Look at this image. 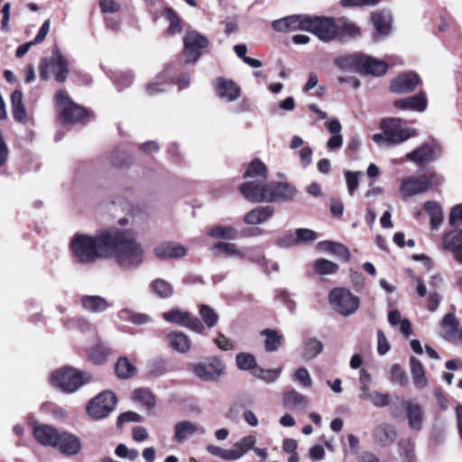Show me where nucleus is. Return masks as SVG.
<instances>
[{
  "instance_id": "f257e3e1",
  "label": "nucleus",
  "mask_w": 462,
  "mask_h": 462,
  "mask_svg": "<svg viewBox=\"0 0 462 462\" xmlns=\"http://www.w3.org/2000/svg\"><path fill=\"white\" fill-rule=\"evenodd\" d=\"M69 249L73 260L79 264H91L114 256L125 271L138 268L144 259L137 233L129 228L102 229L95 236L77 233L70 238Z\"/></svg>"
},
{
  "instance_id": "f03ea898",
  "label": "nucleus",
  "mask_w": 462,
  "mask_h": 462,
  "mask_svg": "<svg viewBox=\"0 0 462 462\" xmlns=\"http://www.w3.org/2000/svg\"><path fill=\"white\" fill-rule=\"evenodd\" d=\"M239 189L243 196L251 202L291 200L297 192L292 185L281 181L245 182L240 185Z\"/></svg>"
},
{
  "instance_id": "7ed1b4c3",
  "label": "nucleus",
  "mask_w": 462,
  "mask_h": 462,
  "mask_svg": "<svg viewBox=\"0 0 462 462\" xmlns=\"http://www.w3.org/2000/svg\"><path fill=\"white\" fill-rule=\"evenodd\" d=\"M380 127L382 133L374 134L372 137L373 141L379 145L401 144L415 135V130L404 127L400 118H384L381 121Z\"/></svg>"
},
{
  "instance_id": "20e7f679",
  "label": "nucleus",
  "mask_w": 462,
  "mask_h": 462,
  "mask_svg": "<svg viewBox=\"0 0 462 462\" xmlns=\"http://www.w3.org/2000/svg\"><path fill=\"white\" fill-rule=\"evenodd\" d=\"M90 376L84 372L70 366H63L52 372L51 383L66 393L78 391L82 385L88 383Z\"/></svg>"
},
{
  "instance_id": "39448f33",
  "label": "nucleus",
  "mask_w": 462,
  "mask_h": 462,
  "mask_svg": "<svg viewBox=\"0 0 462 462\" xmlns=\"http://www.w3.org/2000/svg\"><path fill=\"white\" fill-rule=\"evenodd\" d=\"M69 61L58 47H54L51 56L44 58L41 62L40 75L43 79L53 77L59 83L67 80L69 72Z\"/></svg>"
},
{
  "instance_id": "423d86ee",
  "label": "nucleus",
  "mask_w": 462,
  "mask_h": 462,
  "mask_svg": "<svg viewBox=\"0 0 462 462\" xmlns=\"http://www.w3.org/2000/svg\"><path fill=\"white\" fill-rule=\"evenodd\" d=\"M54 100L58 113L66 123L79 122L87 116L86 109L73 102L68 92L63 89L56 92Z\"/></svg>"
},
{
  "instance_id": "0eeeda50",
  "label": "nucleus",
  "mask_w": 462,
  "mask_h": 462,
  "mask_svg": "<svg viewBox=\"0 0 462 462\" xmlns=\"http://www.w3.org/2000/svg\"><path fill=\"white\" fill-rule=\"evenodd\" d=\"M329 302L337 313L349 316L357 310L360 300L348 290L336 288L329 293Z\"/></svg>"
},
{
  "instance_id": "6e6552de",
  "label": "nucleus",
  "mask_w": 462,
  "mask_h": 462,
  "mask_svg": "<svg viewBox=\"0 0 462 462\" xmlns=\"http://www.w3.org/2000/svg\"><path fill=\"white\" fill-rule=\"evenodd\" d=\"M116 402V396L112 391H104L88 403L87 411L91 418L100 420L114 411Z\"/></svg>"
},
{
  "instance_id": "1a4fd4ad",
  "label": "nucleus",
  "mask_w": 462,
  "mask_h": 462,
  "mask_svg": "<svg viewBox=\"0 0 462 462\" xmlns=\"http://www.w3.org/2000/svg\"><path fill=\"white\" fill-rule=\"evenodd\" d=\"M308 29L306 32L314 33L319 40L329 42L333 40L339 29V25L331 17L326 16H310L309 15Z\"/></svg>"
},
{
  "instance_id": "9d476101",
  "label": "nucleus",
  "mask_w": 462,
  "mask_h": 462,
  "mask_svg": "<svg viewBox=\"0 0 462 462\" xmlns=\"http://www.w3.org/2000/svg\"><path fill=\"white\" fill-rule=\"evenodd\" d=\"M183 56L186 63H195L201 56L202 50L208 45V40L197 31H188L183 38Z\"/></svg>"
},
{
  "instance_id": "9b49d317",
  "label": "nucleus",
  "mask_w": 462,
  "mask_h": 462,
  "mask_svg": "<svg viewBox=\"0 0 462 462\" xmlns=\"http://www.w3.org/2000/svg\"><path fill=\"white\" fill-rule=\"evenodd\" d=\"M189 366L198 378L206 382L218 380L225 370V365L217 357H214L209 363L199 362L191 364Z\"/></svg>"
},
{
  "instance_id": "f8f14e48",
  "label": "nucleus",
  "mask_w": 462,
  "mask_h": 462,
  "mask_svg": "<svg viewBox=\"0 0 462 462\" xmlns=\"http://www.w3.org/2000/svg\"><path fill=\"white\" fill-rule=\"evenodd\" d=\"M431 179L427 175L409 176L401 181L399 191L402 198H410L429 190Z\"/></svg>"
},
{
  "instance_id": "ddd939ff",
  "label": "nucleus",
  "mask_w": 462,
  "mask_h": 462,
  "mask_svg": "<svg viewBox=\"0 0 462 462\" xmlns=\"http://www.w3.org/2000/svg\"><path fill=\"white\" fill-rule=\"evenodd\" d=\"M162 317L167 322L179 324L197 333H202L205 328L203 323L197 317H192L189 312L179 309L164 312Z\"/></svg>"
},
{
  "instance_id": "4468645a",
  "label": "nucleus",
  "mask_w": 462,
  "mask_h": 462,
  "mask_svg": "<svg viewBox=\"0 0 462 462\" xmlns=\"http://www.w3.org/2000/svg\"><path fill=\"white\" fill-rule=\"evenodd\" d=\"M309 14H291L272 22V28L278 32L306 31Z\"/></svg>"
},
{
  "instance_id": "2eb2a0df",
  "label": "nucleus",
  "mask_w": 462,
  "mask_h": 462,
  "mask_svg": "<svg viewBox=\"0 0 462 462\" xmlns=\"http://www.w3.org/2000/svg\"><path fill=\"white\" fill-rule=\"evenodd\" d=\"M441 152L440 147L435 143H423L419 148L409 152L405 156V160L413 162L417 165L431 162L437 159Z\"/></svg>"
},
{
  "instance_id": "dca6fc26",
  "label": "nucleus",
  "mask_w": 462,
  "mask_h": 462,
  "mask_svg": "<svg viewBox=\"0 0 462 462\" xmlns=\"http://www.w3.org/2000/svg\"><path fill=\"white\" fill-rule=\"evenodd\" d=\"M439 335L448 341L462 343V328H459L454 314L448 313L444 316L440 324Z\"/></svg>"
},
{
  "instance_id": "f3484780",
  "label": "nucleus",
  "mask_w": 462,
  "mask_h": 462,
  "mask_svg": "<svg viewBox=\"0 0 462 462\" xmlns=\"http://www.w3.org/2000/svg\"><path fill=\"white\" fill-rule=\"evenodd\" d=\"M152 252L158 259L167 260L185 256L187 254V248L179 243L167 241L155 245Z\"/></svg>"
},
{
  "instance_id": "a211bd4d",
  "label": "nucleus",
  "mask_w": 462,
  "mask_h": 462,
  "mask_svg": "<svg viewBox=\"0 0 462 462\" xmlns=\"http://www.w3.org/2000/svg\"><path fill=\"white\" fill-rule=\"evenodd\" d=\"M215 86L218 97L226 102L236 101L241 96L240 87L232 79L217 78Z\"/></svg>"
},
{
  "instance_id": "6ab92c4d",
  "label": "nucleus",
  "mask_w": 462,
  "mask_h": 462,
  "mask_svg": "<svg viewBox=\"0 0 462 462\" xmlns=\"http://www.w3.org/2000/svg\"><path fill=\"white\" fill-rule=\"evenodd\" d=\"M443 249L452 254L454 259L462 263V228L453 229L444 235Z\"/></svg>"
},
{
  "instance_id": "aec40b11",
  "label": "nucleus",
  "mask_w": 462,
  "mask_h": 462,
  "mask_svg": "<svg viewBox=\"0 0 462 462\" xmlns=\"http://www.w3.org/2000/svg\"><path fill=\"white\" fill-rule=\"evenodd\" d=\"M374 441L382 447L392 445L397 439V431L392 424L382 422L376 425L373 431Z\"/></svg>"
},
{
  "instance_id": "412c9836",
  "label": "nucleus",
  "mask_w": 462,
  "mask_h": 462,
  "mask_svg": "<svg viewBox=\"0 0 462 462\" xmlns=\"http://www.w3.org/2000/svg\"><path fill=\"white\" fill-rule=\"evenodd\" d=\"M60 432L53 427L47 424H34L33 436L42 446L55 447L60 437Z\"/></svg>"
},
{
  "instance_id": "4be33fe9",
  "label": "nucleus",
  "mask_w": 462,
  "mask_h": 462,
  "mask_svg": "<svg viewBox=\"0 0 462 462\" xmlns=\"http://www.w3.org/2000/svg\"><path fill=\"white\" fill-rule=\"evenodd\" d=\"M197 432L203 434L205 430L190 420L179 421L174 426L173 440L178 443H184Z\"/></svg>"
},
{
  "instance_id": "5701e85b",
  "label": "nucleus",
  "mask_w": 462,
  "mask_h": 462,
  "mask_svg": "<svg viewBox=\"0 0 462 462\" xmlns=\"http://www.w3.org/2000/svg\"><path fill=\"white\" fill-rule=\"evenodd\" d=\"M419 76L413 72L401 74L392 80L391 90L395 93L412 91L419 84Z\"/></svg>"
},
{
  "instance_id": "b1692460",
  "label": "nucleus",
  "mask_w": 462,
  "mask_h": 462,
  "mask_svg": "<svg viewBox=\"0 0 462 462\" xmlns=\"http://www.w3.org/2000/svg\"><path fill=\"white\" fill-rule=\"evenodd\" d=\"M57 442L54 448L68 456L78 454L81 448L80 439L71 433L61 432Z\"/></svg>"
},
{
  "instance_id": "393cba45",
  "label": "nucleus",
  "mask_w": 462,
  "mask_h": 462,
  "mask_svg": "<svg viewBox=\"0 0 462 462\" xmlns=\"http://www.w3.org/2000/svg\"><path fill=\"white\" fill-rule=\"evenodd\" d=\"M402 404L406 411L409 427L416 431L420 430L423 423V411L421 406L411 401H403Z\"/></svg>"
},
{
  "instance_id": "a878e982",
  "label": "nucleus",
  "mask_w": 462,
  "mask_h": 462,
  "mask_svg": "<svg viewBox=\"0 0 462 462\" xmlns=\"http://www.w3.org/2000/svg\"><path fill=\"white\" fill-rule=\"evenodd\" d=\"M371 20L376 30V33L374 35L375 41L378 40V36H386L390 33L392 14L389 11H379L372 14Z\"/></svg>"
},
{
  "instance_id": "bb28decb",
  "label": "nucleus",
  "mask_w": 462,
  "mask_h": 462,
  "mask_svg": "<svg viewBox=\"0 0 462 462\" xmlns=\"http://www.w3.org/2000/svg\"><path fill=\"white\" fill-rule=\"evenodd\" d=\"M393 105L399 109L422 112L427 107V99L423 93H419L406 98L397 99Z\"/></svg>"
},
{
  "instance_id": "cd10ccee",
  "label": "nucleus",
  "mask_w": 462,
  "mask_h": 462,
  "mask_svg": "<svg viewBox=\"0 0 462 462\" xmlns=\"http://www.w3.org/2000/svg\"><path fill=\"white\" fill-rule=\"evenodd\" d=\"M366 60H363L360 67V73L380 77L385 74L388 65L385 61L377 60L372 56L364 54Z\"/></svg>"
},
{
  "instance_id": "c85d7f7f",
  "label": "nucleus",
  "mask_w": 462,
  "mask_h": 462,
  "mask_svg": "<svg viewBox=\"0 0 462 462\" xmlns=\"http://www.w3.org/2000/svg\"><path fill=\"white\" fill-rule=\"evenodd\" d=\"M273 212L274 208L272 206H259L250 210L245 216L244 221L251 226L259 225L271 218Z\"/></svg>"
},
{
  "instance_id": "c756f323",
  "label": "nucleus",
  "mask_w": 462,
  "mask_h": 462,
  "mask_svg": "<svg viewBox=\"0 0 462 462\" xmlns=\"http://www.w3.org/2000/svg\"><path fill=\"white\" fill-rule=\"evenodd\" d=\"M244 177L252 179L247 182L264 183L267 180V168L260 160L254 159L248 164Z\"/></svg>"
},
{
  "instance_id": "7c9ffc66",
  "label": "nucleus",
  "mask_w": 462,
  "mask_h": 462,
  "mask_svg": "<svg viewBox=\"0 0 462 462\" xmlns=\"http://www.w3.org/2000/svg\"><path fill=\"white\" fill-rule=\"evenodd\" d=\"M80 302L83 309L94 313L103 312L110 307L105 298L97 295H84Z\"/></svg>"
},
{
  "instance_id": "2f4dec72",
  "label": "nucleus",
  "mask_w": 462,
  "mask_h": 462,
  "mask_svg": "<svg viewBox=\"0 0 462 462\" xmlns=\"http://www.w3.org/2000/svg\"><path fill=\"white\" fill-rule=\"evenodd\" d=\"M256 441V437L254 435L245 436L236 441L231 448L233 460H238L243 457L248 451L253 450Z\"/></svg>"
},
{
  "instance_id": "473e14b6",
  "label": "nucleus",
  "mask_w": 462,
  "mask_h": 462,
  "mask_svg": "<svg viewBox=\"0 0 462 462\" xmlns=\"http://www.w3.org/2000/svg\"><path fill=\"white\" fill-rule=\"evenodd\" d=\"M410 370L415 388H425L428 384V380L425 374L424 367L420 361L414 356L410 358Z\"/></svg>"
},
{
  "instance_id": "72a5a7b5",
  "label": "nucleus",
  "mask_w": 462,
  "mask_h": 462,
  "mask_svg": "<svg viewBox=\"0 0 462 462\" xmlns=\"http://www.w3.org/2000/svg\"><path fill=\"white\" fill-rule=\"evenodd\" d=\"M363 56L360 53L340 56L335 59V63L343 70L359 72L362 61L366 60Z\"/></svg>"
},
{
  "instance_id": "f704fd0d",
  "label": "nucleus",
  "mask_w": 462,
  "mask_h": 462,
  "mask_svg": "<svg viewBox=\"0 0 462 462\" xmlns=\"http://www.w3.org/2000/svg\"><path fill=\"white\" fill-rule=\"evenodd\" d=\"M207 234L208 236L222 240H236L239 236V232L236 227L222 225L211 226Z\"/></svg>"
},
{
  "instance_id": "c9c22d12",
  "label": "nucleus",
  "mask_w": 462,
  "mask_h": 462,
  "mask_svg": "<svg viewBox=\"0 0 462 462\" xmlns=\"http://www.w3.org/2000/svg\"><path fill=\"white\" fill-rule=\"evenodd\" d=\"M50 26H51L50 20H46L42 23V27L40 28L36 37L32 41L25 42V43L20 45L16 49V52H15L16 57H18V58L23 57L29 51V50L32 46L41 43L46 38V36L50 31Z\"/></svg>"
},
{
  "instance_id": "e433bc0d",
  "label": "nucleus",
  "mask_w": 462,
  "mask_h": 462,
  "mask_svg": "<svg viewBox=\"0 0 462 462\" xmlns=\"http://www.w3.org/2000/svg\"><path fill=\"white\" fill-rule=\"evenodd\" d=\"M211 249L226 256L234 257L236 259L245 258L246 254L249 251V249H245V251H243L239 249L236 244L226 242H218L216 245H214Z\"/></svg>"
},
{
  "instance_id": "4c0bfd02",
  "label": "nucleus",
  "mask_w": 462,
  "mask_h": 462,
  "mask_svg": "<svg viewBox=\"0 0 462 462\" xmlns=\"http://www.w3.org/2000/svg\"><path fill=\"white\" fill-rule=\"evenodd\" d=\"M168 339L171 346L179 353L184 354L190 348L191 341L183 332H171Z\"/></svg>"
},
{
  "instance_id": "58836bf2",
  "label": "nucleus",
  "mask_w": 462,
  "mask_h": 462,
  "mask_svg": "<svg viewBox=\"0 0 462 462\" xmlns=\"http://www.w3.org/2000/svg\"><path fill=\"white\" fill-rule=\"evenodd\" d=\"M261 336L265 337L264 348L267 352H275L282 346L283 337L277 330L265 328L261 331Z\"/></svg>"
},
{
  "instance_id": "ea45409f",
  "label": "nucleus",
  "mask_w": 462,
  "mask_h": 462,
  "mask_svg": "<svg viewBox=\"0 0 462 462\" xmlns=\"http://www.w3.org/2000/svg\"><path fill=\"white\" fill-rule=\"evenodd\" d=\"M424 208L430 217V226L432 229H438L443 222V211L441 206L435 201H427Z\"/></svg>"
},
{
  "instance_id": "a19ab883",
  "label": "nucleus",
  "mask_w": 462,
  "mask_h": 462,
  "mask_svg": "<svg viewBox=\"0 0 462 462\" xmlns=\"http://www.w3.org/2000/svg\"><path fill=\"white\" fill-rule=\"evenodd\" d=\"M388 321L391 326L395 327L400 325V331L403 334L405 337H408L411 335V325L409 319H402L401 312L397 310H391L388 313Z\"/></svg>"
},
{
  "instance_id": "79ce46f5",
  "label": "nucleus",
  "mask_w": 462,
  "mask_h": 462,
  "mask_svg": "<svg viewBox=\"0 0 462 462\" xmlns=\"http://www.w3.org/2000/svg\"><path fill=\"white\" fill-rule=\"evenodd\" d=\"M118 318L123 321H129L134 325H143L149 323L152 319L145 313H138L128 309L121 310L118 312Z\"/></svg>"
},
{
  "instance_id": "37998d69",
  "label": "nucleus",
  "mask_w": 462,
  "mask_h": 462,
  "mask_svg": "<svg viewBox=\"0 0 462 462\" xmlns=\"http://www.w3.org/2000/svg\"><path fill=\"white\" fill-rule=\"evenodd\" d=\"M151 290L160 298L168 299L173 294V287L172 285L163 280V279H155L150 283Z\"/></svg>"
},
{
  "instance_id": "c03bdc74",
  "label": "nucleus",
  "mask_w": 462,
  "mask_h": 462,
  "mask_svg": "<svg viewBox=\"0 0 462 462\" xmlns=\"http://www.w3.org/2000/svg\"><path fill=\"white\" fill-rule=\"evenodd\" d=\"M307 402L306 397L294 389L287 391L283 395V403L290 409L305 407Z\"/></svg>"
},
{
  "instance_id": "a18cd8bd",
  "label": "nucleus",
  "mask_w": 462,
  "mask_h": 462,
  "mask_svg": "<svg viewBox=\"0 0 462 462\" xmlns=\"http://www.w3.org/2000/svg\"><path fill=\"white\" fill-rule=\"evenodd\" d=\"M319 246L336 256L341 259L344 262H347L350 258V253L346 246L342 244L333 243L329 241L322 242L319 244Z\"/></svg>"
},
{
  "instance_id": "49530a36",
  "label": "nucleus",
  "mask_w": 462,
  "mask_h": 462,
  "mask_svg": "<svg viewBox=\"0 0 462 462\" xmlns=\"http://www.w3.org/2000/svg\"><path fill=\"white\" fill-rule=\"evenodd\" d=\"M115 371L119 378L127 379L134 376L137 369L126 357L123 356L117 360Z\"/></svg>"
},
{
  "instance_id": "de8ad7c7",
  "label": "nucleus",
  "mask_w": 462,
  "mask_h": 462,
  "mask_svg": "<svg viewBox=\"0 0 462 462\" xmlns=\"http://www.w3.org/2000/svg\"><path fill=\"white\" fill-rule=\"evenodd\" d=\"M323 349L322 343L316 338H309L305 341L302 352V358L311 360L315 358Z\"/></svg>"
},
{
  "instance_id": "09e8293b",
  "label": "nucleus",
  "mask_w": 462,
  "mask_h": 462,
  "mask_svg": "<svg viewBox=\"0 0 462 462\" xmlns=\"http://www.w3.org/2000/svg\"><path fill=\"white\" fill-rule=\"evenodd\" d=\"M133 400L147 409L152 408L155 405V398L152 393L148 389L134 390L133 393Z\"/></svg>"
},
{
  "instance_id": "8fccbe9b",
  "label": "nucleus",
  "mask_w": 462,
  "mask_h": 462,
  "mask_svg": "<svg viewBox=\"0 0 462 462\" xmlns=\"http://www.w3.org/2000/svg\"><path fill=\"white\" fill-rule=\"evenodd\" d=\"M110 355L109 348L104 344H97L95 346L88 350L89 359L97 365L103 364L106 361Z\"/></svg>"
},
{
  "instance_id": "3c124183",
  "label": "nucleus",
  "mask_w": 462,
  "mask_h": 462,
  "mask_svg": "<svg viewBox=\"0 0 462 462\" xmlns=\"http://www.w3.org/2000/svg\"><path fill=\"white\" fill-rule=\"evenodd\" d=\"M162 14L170 23L168 28L169 34L175 35L182 31L181 20L171 8H165Z\"/></svg>"
},
{
  "instance_id": "603ef678",
  "label": "nucleus",
  "mask_w": 462,
  "mask_h": 462,
  "mask_svg": "<svg viewBox=\"0 0 462 462\" xmlns=\"http://www.w3.org/2000/svg\"><path fill=\"white\" fill-rule=\"evenodd\" d=\"M282 372V367L276 369H263L257 367L253 371V375L264 381L267 383H274L278 380Z\"/></svg>"
},
{
  "instance_id": "864d4df0",
  "label": "nucleus",
  "mask_w": 462,
  "mask_h": 462,
  "mask_svg": "<svg viewBox=\"0 0 462 462\" xmlns=\"http://www.w3.org/2000/svg\"><path fill=\"white\" fill-rule=\"evenodd\" d=\"M166 71H163L162 74L158 75L152 82H151L147 88L146 92L149 96H154L156 94L162 93L166 90L167 82L166 79L168 78Z\"/></svg>"
},
{
  "instance_id": "5fc2aeb1",
  "label": "nucleus",
  "mask_w": 462,
  "mask_h": 462,
  "mask_svg": "<svg viewBox=\"0 0 462 462\" xmlns=\"http://www.w3.org/2000/svg\"><path fill=\"white\" fill-rule=\"evenodd\" d=\"M314 269L316 273L320 275H328L336 273L338 270V266L329 260L318 259L314 263Z\"/></svg>"
},
{
  "instance_id": "6e6d98bb",
  "label": "nucleus",
  "mask_w": 462,
  "mask_h": 462,
  "mask_svg": "<svg viewBox=\"0 0 462 462\" xmlns=\"http://www.w3.org/2000/svg\"><path fill=\"white\" fill-rule=\"evenodd\" d=\"M236 365L240 370H251L257 368L254 356L249 353H239L236 357Z\"/></svg>"
},
{
  "instance_id": "4d7b16f0",
  "label": "nucleus",
  "mask_w": 462,
  "mask_h": 462,
  "mask_svg": "<svg viewBox=\"0 0 462 462\" xmlns=\"http://www.w3.org/2000/svg\"><path fill=\"white\" fill-rule=\"evenodd\" d=\"M148 374L152 377H160L168 371L167 361L164 359H155L147 365Z\"/></svg>"
},
{
  "instance_id": "13d9d810",
  "label": "nucleus",
  "mask_w": 462,
  "mask_h": 462,
  "mask_svg": "<svg viewBox=\"0 0 462 462\" xmlns=\"http://www.w3.org/2000/svg\"><path fill=\"white\" fill-rule=\"evenodd\" d=\"M199 315L203 322L210 328L215 327L218 321L217 313L208 305L200 307Z\"/></svg>"
},
{
  "instance_id": "bf43d9fd",
  "label": "nucleus",
  "mask_w": 462,
  "mask_h": 462,
  "mask_svg": "<svg viewBox=\"0 0 462 462\" xmlns=\"http://www.w3.org/2000/svg\"><path fill=\"white\" fill-rule=\"evenodd\" d=\"M390 380L392 383L399 384L402 387L406 386L409 383V378L406 372L398 364H395L392 366Z\"/></svg>"
},
{
  "instance_id": "052dcab7",
  "label": "nucleus",
  "mask_w": 462,
  "mask_h": 462,
  "mask_svg": "<svg viewBox=\"0 0 462 462\" xmlns=\"http://www.w3.org/2000/svg\"><path fill=\"white\" fill-rule=\"evenodd\" d=\"M206 450L208 453H209L211 456L218 457L225 461H234L232 457L231 448H224L219 446L214 445V444H208L206 447Z\"/></svg>"
},
{
  "instance_id": "680f3d73",
  "label": "nucleus",
  "mask_w": 462,
  "mask_h": 462,
  "mask_svg": "<svg viewBox=\"0 0 462 462\" xmlns=\"http://www.w3.org/2000/svg\"><path fill=\"white\" fill-rule=\"evenodd\" d=\"M347 191L350 196H353L355 191L359 186V179L363 176L362 171H345Z\"/></svg>"
},
{
  "instance_id": "e2e57ef3",
  "label": "nucleus",
  "mask_w": 462,
  "mask_h": 462,
  "mask_svg": "<svg viewBox=\"0 0 462 462\" xmlns=\"http://www.w3.org/2000/svg\"><path fill=\"white\" fill-rule=\"evenodd\" d=\"M293 380L304 388L310 387L312 384L310 374L305 367H300L295 371Z\"/></svg>"
},
{
  "instance_id": "0e129e2a",
  "label": "nucleus",
  "mask_w": 462,
  "mask_h": 462,
  "mask_svg": "<svg viewBox=\"0 0 462 462\" xmlns=\"http://www.w3.org/2000/svg\"><path fill=\"white\" fill-rule=\"evenodd\" d=\"M367 401H370L375 407L383 408L390 404L391 397L388 393H381L377 391H373Z\"/></svg>"
},
{
  "instance_id": "69168bd1",
  "label": "nucleus",
  "mask_w": 462,
  "mask_h": 462,
  "mask_svg": "<svg viewBox=\"0 0 462 462\" xmlns=\"http://www.w3.org/2000/svg\"><path fill=\"white\" fill-rule=\"evenodd\" d=\"M298 244L309 243L317 239V234L308 228H298L295 230Z\"/></svg>"
},
{
  "instance_id": "338daca9",
  "label": "nucleus",
  "mask_w": 462,
  "mask_h": 462,
  "mask_svg": "<svg viewBox=\"0 0 462 462\" xmlns=\"http://www.w3.org/2000/svg\"><path fill=\"white\" fill-rule=\"evenodd\" d=\"M400 455L404 462H411L413 458V446L409 440H402L399 443Z\"/></svg>"
},
{
  "instance_id": "774afa93",
  "label": "nucleus",
  "mask_w": 462,
  "mask_h": 462,
  "mask_svg": "<svg viewBox=\"0 0 462 462\" xmlns=\"http://www.w3.org/2000/svg\"><path fill=\"white\" fill-rule=\"evenodd\" d=\"M448 222L452 226H458L462 225V203L452 208Z\"/></svg>"
}]
</instances>
